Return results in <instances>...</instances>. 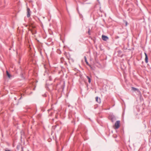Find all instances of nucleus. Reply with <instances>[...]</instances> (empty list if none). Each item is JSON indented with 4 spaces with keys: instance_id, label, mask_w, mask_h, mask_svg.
<instances>
[{
    "instance_id": "obj_1",
    "label": "nucleus",
    "mask_w": 151,
    "mask_h": 151,
    "mask_svg": "<svg viewBox=\"0 0 151 151\" xmlns=\"http://www.w3.org/2000/svg\"><path fill=\"white\" fill-rule=\"evenodd\" d=\"M108 118L112 122H113L116 120V116L113 115H110L109 116Z\"/></svg>"
},
{
    "instance_id": "obj_2",
    "label": "nucleus",
    "mask_w": 151,
    "mask_h": 151,
    "mask_svg": "<svg viewBox=\"0 0 151 151\" xmlns=\"http://www.w3.org/2000/svg\"><path fill=\"white\" fill-rule=\"evenodd\" d=\"M132 90L135 92L137 91L138 92V94L140 96H142L141 92L138 89L134 87H132Z\"/></svg>"
},
{
    "instance_id": "obj_3",
    "label": "nucleus",
    "mask_w": 151,
    "mask_h": 151,
    "mask_svg": "<svg viewBox=\"0 0 151 151\" xmlns=\"http://www.w3.org/2000/svg\"><path fill=\"white\" fill-rule=\"evenodd\" d=\"M120 121L118 120L116 121L114 124L115 127L114 129H118L120 127Z\"/></svg>"
},
{
    "instance_id": "obj_4",
    "label": "nucleus",
    "mask_w": 151,
    "mask_h": 151,
    "mask_svg": "<svg viewBox=\"0 0 151 151\" xmlns=\"http://www.w3.org/2000/svg\"><path fill=\"white\" fill-rule=\"evenodd\" d=\"M31 12L30 9L28 8H27V17L28 18L30 16V14Z\"/></svg>"
},
{
    "instance_id": "obj_5",
    "label": "nucleus",
    "mask_w": 151,
    "mask_h": 151,
    "mask_svg": "<svg viewBox=\"0 0 151 151\" xmlns=\"http://www.w3.org/2000/svg\"><path fill=\"white\" fill-rule=\"evenodd\" d=\"M64 55L68 59L70 58V54L69 52H65L64 53Z\"/></svg>"
},
{
    "instance_id": "obj_6",
    "label": "nucleus",
    "mask_w": 151,
    "mask_h": 151,
    "mask_svg": "<svg viewBox=\"0 0 151 151\" xmlns=\"http://www.w3.org/2000/svg\"><path fill=\"white\" fill-rule=\"evenodd\" d=\"M102 39L104 41H106L107 40H109V37L106 36L102 35Z\"/></svg>"
},
{
    "instance_id": "obj_7",
    "label": "nucleus",
    "mask_w": 151,
    "mask_h": 151,
    "mask_svg": "<svg viewBox=\"0 0 151 151\" xmlns=\"http://www.w3.org/2000/svg\"><path fill=\"white\" fill-rule=\"evenodd\" d=\"M117 52L118 53V56L119 57H120L121 58H122L123 55L122 54V52L121 50H119L117 51Z\"/></svg>"
},
{
    "instance_id": "obj_8",
    "label": "nucleus",
    "mask_w": 151,
    "mask_h": 151,
    "mask_svg": "<svg viewBox=\"0 0 151 151\" xmlns=\"http://www.w3.org/2000/svg\"><path fill=\"white\" fill-rule=\"evenodd\" d=\"M144 54H145V62L146 63H147L148 62V57L147 55L146 52H145L144 53Z\"/></svg>"
},
{
    "instance_id": "obj_9",
    "label": "nucleus",
    "mask_w": 151,
    "mask_h": 151,
    "mask_svg": "<svg viewBox=\"0 0 151 151\" xmlns=\"http://www.w3.org/2000/svg\"><path fill=\"white\" fill-rule=\"evenodd\" d=\"M96 101L99 104H100L101 102V99L100 98H99L98 97L96 96Z\"/></svg>"
},
{
    "instance_id": "obj_10",
    "label": "nucleus",
    "mask_w": 151,
    "mask_h": 151,
    "mask_svg": "<svg viewBox=\"0 0 151 151\" xmlns=\"http://www.w3.org/2000/svg\"><path fill=\"white\" fill-rule=\"evenodd\" d=\"M6 74L7 76L9 78H10L11 77V75L7 70L6 71Z\"/></svg>"
},
{
    "instance_id": "obj_11",
    "label": "nucleus",
    "mask_w": 151,
    "mask_h": 151,
    "mask_svg": "<svg viewBox=\"0 0 151 151\" xmlns=\"http://www.w3.org/2000/svg\"><path fill=\"white\" fill-rule=\"evenodd\" d=\"M86 78H87V79H88V83H91V78L88 76H86Z\"/></svg>"
},
{
    "instance_id": "obj_12",
    "label": "nucleus",
    "mask_w": 151,
    "mask_h": 151,
    "mask_svg": "<svg viewBox=\"0 0 151 151\" xmlns=\"http://www.w3.org/2000/svg\"><path fill=\"white\" fill-rule=\"evenodd\" d=\"M84 59H85V61L86 64L90 66V65L88 63V61L87 60L86 57L85 56H84Z\"/></svg>"
},
{
    "instance_id": "obj_13",
    "label": "nucleus",
    "mask_w": 151,
    "mask_h": 151,
    "mask_svg": "<svg viewBox=\"0 0 151 151\" xmlns=\"http://www.w3.org/2000/svg\"><path fill=\"white\" fill-rule=\"evenodd\" d=\"M20 76H21V77L23 78L24 79H25V78L24 76V74H23V72L22 71L21 73H20Z\"/></svg>"
},
{
    "instance_id": "obj_14",
    "label": "nucleus",
    "mask_w": 151,
    "mask_h": 151,
    "mask_svg": "<svg viewBox=\"0 0 151 151\" xmlns=\"http://www.w3.org/2000/svg\"><path fill=\"white\" fill-rule=\"evenodd\" d=\"M68 60H69V62H71V63H73L74 62V60L73 59L71 58V57L69 59H68Z\"/></svg>"
},
{
    "instance_id": "obj_15",
    "label": "nucleus",
    "mask_w": 151,
    "mask_h": 151,
    "mask_svg": "<svg viewBox=\"0 0 151 151\" xmlns=\"http://www.w3.org/2000/svg\"><path fill=\"white\" fill-rule=\"evenodd\" d=\"M31 32L33 35L36 34L37 33V32L35 30H31Z\"/></svg>"
},
{
    "instance_id": "obj_16",
    "label": "nucleus",
    "mask_w": 151,
    "mask_h": 151,
    "mask_svg": "<svg viewBox=\"0 0 151 151\" xmlns=\"http://www.w3.org/2000/svg\"><path fill=\"white\" fill-rule=\"evenodd\" d=\"M123 22L125 24V26H127V25L128 23L127 21L125 20H123Z\"/></svg>"
},
{
    "instance_id": "obj_17",
    "label": "nucleus",
    "mask_w": 151,
    "mask_h": 151,
    "mask_svg": "<svg viewBox=\"0 0 151 151\" xmlns=\"http://www.w3.org/2000/svg\"><path fill=\"white\" fill-rule=\"evenodd\" d=\"M87 33L89 35H91V33L90 32V29L89 28H88V31Z\"/></svg>"
},
{
    "instance_id": "obj_18",
    "label": "nucleus",
    "mask_w": 151,
    "mask_h": 151,
    "mask_svg": "<svg viewBox=\"0 0 151 151\" xmlns=\"http://www.w3.org/2000/svg\"><path fill=\"white\" fill-rule=\"evenodd\" d=\"M95 61L96 62V63L98 64H99V62L98 61V59H97L96 58H95Z\"/></svg>"
},
{
    "instance_id": "obj_19",
    "label": "nucleus",
    "mask_w": 151,
    "mask_h": 151,
    "mask_svg": "<svg viewBox=\"0 0 151 151\" xmlns=\"http://www.w3.org/2000/svg\"><path fill=\"white\" fill-rule=\"evenodd\" d=\"M22 98V96H21L19 99L18 100V101H19ZM19 101H18L17 103V105H18L19 104Z\"/></svg>"
},
{
    "instance_id": "obj_20",
    "label": "nucleus",
    "mask_w": 151,
    "mask_h": 151,
    "mask_svg": "<svg viewBox=\"0 0 151 151\" xmlns=\"http://www.w3.org/2000/svg\"><path fill=\"white\" fill-rule=\"evenodd\" d=\"M59 52H58V54H61V51H60V50H59Z\"/></svg>"
},
{
    "instance_id": "obj_21",
    "label": "nucleus",
    "mask_w": 151,
    "mask_h": 151,
    "mask_svg": "<svg viewBox=\"0 0 151 151\" xmlns=\"http://www.w3.org/2000/svg\"><path fill=\"white\" fill-rule=\"evenodd\" d=\"M49 80L50 81H51L52 80V78L50 76L49 77Z\"/></svg>"
},
{
    "instance_id": "obj_22",
    "label": "nucleus",
    "mask_w": 151,
    "mask_h": 151,
    "mask_svg": "<svg viewBox=\"0 0 151 151\" xmlns=\"http://www.w3.org/2000/svg\"><path fill=\"white\" fill-rule=\"evenodd\" d=\"M21 149H22V151H24L23 150V147H22Z\"/></svg>"
},
{
    "instance_id": "obj_23",
    "label": "nucleus",
    "mask_w": 151,
    "mask_h": 151,
    "mask_svg": "<svg viewBox=\"0 0 151 151\" xmlns=\"http://www.w3.org/2000/svg\"><path fill=\"white\" fill-rule=\"evenodd\" d=\"M119 38V37L117 36L116 37V39H117Z\"/></svg>"
},
{
    "instance_id": "obj_24",
    "label": "nucleus",
    "mask_w": 151,
    "mask_h": 151,
    "mask_svg": "<svg viewBox=\"0 0 151 151\" xmlns=\"http://www.w3.org/2000/svg\"><path fill=\"white\" fill-rule=\"evenodd\" d=\"M5 151H11L9 150H5Z\"/></svg>"
},
{
    "instance_id": "obj_25",
    "label": "nucleus",
    "mask_w": 151,
    "mask_h": 151,
    "mask_svg": "<svg viewBox=\"0 0 151 151\" xmlns=\"http://www.w3.org/2000/svg\"><path fill=\"white\" fill-rule=\"evenodd\" d=\"M44 97H46V95L45 94H44Z\"/></svg>"
},
{
    "instance_id": "obj_26",
    "label": "nucleus",
    "mask_w": 151,
    "mask_h": 151,
    "mask_svg": "<svg viewBox=\"0 0 151 151\" xmlns=\"http://www.w3.org/2000/svg\"><path fill=\"white\" fill-rule=\"evenodd\" d=\"M14 99L15 100H17V98L16 97H15Z\"/></svg>"
},
{
    "instance_id": "obj_27",
    "label": "nucleus",
    "mask_w": 151,
    "mask_h": 151,
    "mask_svg": "<svg viewBox=\"0 0 151 151\" xmlns=\"http://www.w3.org/2000/svg\"><path fill=\"white\" fill-rule=\"evenodd\" d=\"M88 84L87 83V85H86V86H87V87H88Z\"/></svg>"
},
{
    "instance_id": "obj_28",
    "label": "nucleus",
    "mask_w": 151,
    "mask_h": 151,
    "mask_svg": "<svg viewBox=\"0 0 151 151\" xmlns=\"http://www.w3.org/2000/svg\"><path fill=\"white\" fill-rule=\"evenodd\" d=\"M61 60H62V59H63V58H61Z\"/></svg>"
},
{
    "instance_id": "obj_29",
    "label": "nucleus",
    "mask_w": 151,
    "mask_h": 151,
    "mask_svg": "<svg viewBox=\"0 0 151 151\" xmlns=\"http://www.w3.org/2000/svg\"><path fill=\"white\" fill-rule=\"evenodd\" d=\"M55 118H57V116L56 115L55 116Z\"/></svg>"
},
{
    "instance_id": "obj_30",
    "label": "nucleus",
    "mask_w": 151,
    "mask_h": 151,
    "mask_svg": "<svg viewBox=\"0 0 151 151\" xmlns=\"http://www.w3.org/2000/svg\"><path fill=\"white\" fill-rule=\"evenodd\" d=\"M86 132H87V131L86 130L85 131V133H86Z\"/></svg>"
},
{
    "instance_id": "obj_31",
    "label": "nucleus",
    "mask_w": 151,
    "mask_h": 151,
    "mask_svg": "<svg viewBox=\"0 0 151 151\" xmlns=\"http://www.w3.org/2000/svg\"><path fill=\"white\" fill-rule=\"evenodd\" d=\"M57 126V125H56L55 126V127H56Z\"/></svg>"
},
{
    "instance_id": "obj_32",
    "label": "nucleus",
    "mask_w": 151,
    "mask_h": 151,
    "mask_svg": "<svg viewBox=\"0 0 151 151\" xmlns=\"http://www.w3.org/2000/svg\"><path fill=\"white\" fill-rule=\"evenodd\" d=\"M44 66L45 68V65H44Z\"/></svg>"
},
{
    "instance_id": "obj_33",
    "label": "nucleus",
    "mask_w": 151,
    "mask_h": 151,
    "mask_svg": "<svg viewBox=\"0 0 151 151\" xmlns=\"http://www.w3.org/2000/svg\"><path fill=\"white\" fill-rule=\"evenodd\" d=\"M75 122V120H74V122ZM75 124V123H74V124Z\"/></svg>"
},
{
    "instance_id": "obj_34",
    "label": "nucleus",
    "mask_w": 151,
    "mask_h": 151,
    "mask_svg": "<svg viewBox=\"0 0 151 151\" xmlns=\"http://www.w3.org/2000/svg\"><path fill=\"white\" fill-rule=\"evenodd\" d=\"M50 109H48V111H50Z\"/></svg>"
},
{
    "instance_id": "obj_35",
    "label": "nucleus",
    "mask_w": 151,
    "mask_h": 151,
    "mask_svg": "<svg viewBox=\"0 0 151 151\" xmlns=\"http://www.w3.org/2000/svg\"><path fill=\"white\" fill-rule=\"evenodd\" d=\"M117 137V136H116V137H114V138H116Z\"/></svg>"
}]
</instances>
